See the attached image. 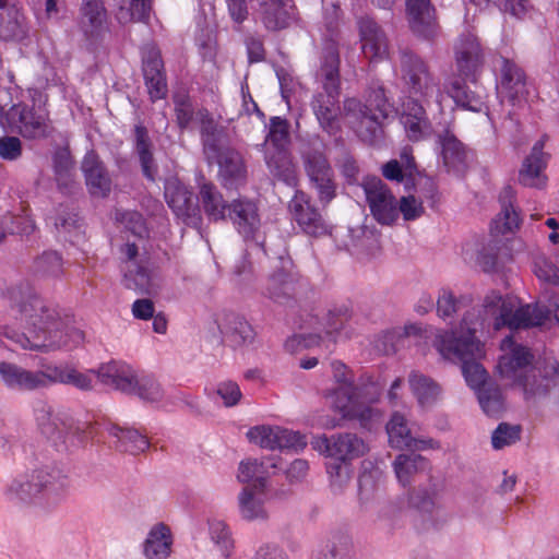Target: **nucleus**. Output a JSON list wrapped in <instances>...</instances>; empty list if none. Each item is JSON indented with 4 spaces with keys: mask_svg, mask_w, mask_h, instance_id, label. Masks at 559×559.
Returning <instances> with one entry per match:
<instances>
[{
    "mask_svg": "<svg viewBox=\"0 0 559 559\" xmlns=\"http://www.w3.org/2000/svg\"><path fill=\"white\" fill-rule=\"evenodd\" d=\"M222 336L235 347L248 346L254 342L255 332L238 313L223 312L217 317Z\"/></svg>",
    "mask_w": 559,
    "mask_h": 559,
    "instance_id": "22",
    "label": "nucleus"
},
{
    "mask_svg": "<svg viewBox=\"0 0 559 559\" xmlns=\"http://www.w3.org/2000/svg\"><path fill=\"white\" fill-rule=\"evenodd\" d=\"M135 148L140 157L143 174L150 180H154L156 167L151 152V142L145 127L138 124L134 129Z\"/></svg>",
    "mask_w": 559,
    "mask_h": 559,
    "instance_id": "42",
    "label": "nucleus"
},
{
    "mask_svg": "<svg viewBox=\"0 0 559 559\" xmlns=\"http://www.w3.org/2000/svg\"><path fill=\"white\" fill-rule=\"evenodd\" d=\"M108 432L111 437L116 438V447L120 451L139 454L150 447L146 436L140 433L138 430L111 425L108 427Z\"/></svg>",
    "mask_w": 559,
    "mask_h": 559,
    "instance_id": "38",
    "label": "nucleus"
},
{
    "mask_svg": "<svg viewBox=\"0 0 559 559\" xmlns=\"http://www.w3.org/2000/svg\"><path fill=\"white\" fill-rule=\"evenodd\" d=\"M477 399L483 412L488 416L497 417L501 415L506 408L502 392L500 388L492 382L478 390Z\"/></svg>",
    "mask_w": 559,
    "mask_h": 559,
    "instance_id": "41",
    "label": "nucleus"
},
{
    "mask_svg": "<svg viewBox=\"0 0 559 559\" xmlns=\"http://www.w3.org/2000/svg\"><path fill=\"white\" fill-rule=\"evenodd\" d=\"M262 21L267 29L277 31L289 25L294 17L292 0H258Z\"/></svg>",
    "mask_w": 559,
    "mask_h": 559,
    "instance_id": "32",
    "label": "nucleus"
},
{
    "mask_svg": "<svg viewBox=\"0 0 559 559\" xmlns=\"http://www.w3.org/2000/svg\"><path fill=\"white\" fill-rule=\"evenodd\" d=\"M323 91L317 93L311 108L322 129L334 133L338 129L340 98V55L333 41L326 43L319 71Z\"/></svg>",
    "mask_w": 559,
    "mask_h": 559,
    "instance_id": "7",
    "label": "nucleus"
},
{
    "mask_svg": "<svg viewBox=\"0 0 559 559\" xmlns=\"http://www.w3.org/2000/svg\"><path fill=\"white\" fill-rule=\"evenodd\" d=\"M228 216L246 240L258 242L261 222L255 203L249 200H235L228 205Z\"/></svg>",
    "mask_w": 559,
    "mask_h": 559,
    "instance_id": "19",
    "label": "nucleus"
},
{
    "mask_svg": "<svg viewBox=\"0 0 559 559\" xmlns=\"http://www.w3.org/2000/svg\"><path fill=\"white\" fill-rule=\"evenodd\" d=\"M500 349L502 355L497 367L501 378L522 388L526 399L544 396L548 393L552 378L558 373L557 360H547L543 371L532 367L534 356L530 348L516 343L513 336L504 337Z\"/></svg>",
    "mask_w": 559,
    "mask_h": 559,
    "instance_id": "5",
    "label": "nucleus"
},
{
    "mask_svg": "<svg viewBox=\"0 0 559 559\" xmlns=\"http://www.w3.org/2000/svg\"><path fill=\"white\" fill-rule=\"evenodd\" d=\"M305 171L322 204H329L336 195L333 169L323 152V145L313 143L302 152Z\"/></svg>",
    "mask_w": 559,
    "mask_h": 559,
    "instance_id": "10",
    "label": "nucleus"
},
{
    "mask_svg": "<svg viewBox=\"0 0 559 559\" xmlns=\"http://www.w3.org/2000/svg\"><path fill=\"white\" fill-rule=\"evenodd\" d=\"M288 207L293 219L304 233L316 237L330 233V225L311 203L310 197L305 192L296 191Z\"/></svg>",
    "mask_w": 559,
    "mask_h": 559,
    "instance_id": "14",
    "label": "nucleus"
},
{
    "mask_svg": "<svg viewBox=\"0 0 559 559\" xmlns=\"http://www.w3.org/2000/svg\"><path fill=\"white\" fill-rule=\"evenodd\" d=\"M403 80L408 86L409 97L402 105L401 123L406 136L413 142L428 139L432 126L419 100L429 104L433 100L443 110L445 96L432 81L425 62L413 53H403L401 59Z\"/></svg>",
    "mask_w": 559,
    "mask_h": 559,
    "instance_id": "3",
    "label": "nucleus"
},
{
    "mask_svg": "<svg viewBox=\"0 0 559 559\" xmlns=\"http://www.w3.org/2000/svg\"><path fill=\"white\" fill-rule=\"evenodd\" d=\"M312 448L321 454L342 462H352L369 451L362 438L353 432L323 435L313 439Z\"/></svg>",
    "mask_w": 559,
    "mask_h": 559,
    "instance_id": "11",
    "label": "nucleus"
},
{
    "mask_svg": "<svg viewBox=\"0 0 559 559\" xmlns=\"http://www.w3.org/2000/svg\"><path fill=\"white\" fill-rule=\"evenodd\" d=\"M70 477L56 465L26 469L10 478L3 487L4 498L29 507L39 499L59 501L70 489Z\"/></svg>",
    "mask_w": 559,
    "mask_h": 559,
    "instance_id": "6",
    "label": "nucleus"
},
{
    "mask_svg": "<svg viewBox=\"0 0 559 559\" xmlns=\"http://www.w3.org/2000/svg\"><path fill=\"white\" fill-rule=\"evenodd\" d=\"M174 105L177 123L180 129H188L191 127L192 122L197 121L202 129V122L198 117V114L202 110H206L205 108L194 110L190 97L183 93H176L174 95Z\"/></svg>",
    "mask_w": 559,
    "mask_h": 559,
    "instance_id": "44",
    "label": "nucleus"
},
{
    "mask_svg": "<svg viewBox=\"0 0 559 559\" xmlns=\"http://www.w3.org/2000/svg\"><path fill=\"white\" fill-rule=\"evenodd\" d=\"M199 186V198L203 207V211L207 215L211 221H219L225 219L226 210L228 206L226 205L223 195L217 190L215 185L205 180L203 176H200L198 179Z\"/></svg>",
    "mask_w": 559,
    "mask_h": 559,
    "instance_id": "36",
    "label": "nucleus"
},
{
    "mask_svg": "<svg viewBox=\"0 0 559 559\" xmlns=\"http://www.w3.org/2000/svg\"><path fill=\"white\" fill-rule=\"evenodd\" d=\"M240 512L245 520L255 521L265 520L266 513L262 504L254 499L252 490L247 487L239 495Z\"/></svg>",
    "mask_w": 559,
    "mask_h": 559,
    "instance_id": "53",
    "label": "nucleus"
},
{
    "mask_svg": "<svg viewBox=\"0 0 559 559\" xmlns=\"http://www.w3.org/2000/svg\"><path fill=\"white\" fill-rule=\"evenodd\" d=\"M53 166L60 187H68L72 182L73 162L70 152L58 150L53 155Z\"/></svg>",
    "mask_w": 559,
    "mask_h": 559,
    "instance_id": "57",
    "label": "nucleus"
},
{
    "mask_svg": "<svg viewBox=\"0 0 559 559\" xmlns=\"http://www.w3.org/2000/svg\"><path fill=\"white\" fill-rule=\"evenodd\" d=\"M545 318L546 312L536 307L519 308L513 298L490 292L480 308L464 313L456 328L437 330L432 345L443 359L462 364L466 383L477 393L489 382H486V370L478 362L485 356V350L476 333L490 326L496 331L504 326L516 330L540 323Z\"/></svg>",
    "mask_w": 559,
    "mask_h": 559,
    "instance_id": "1",
    "label": "nucleus"
},
{
    "mask_svg": "<svg viewBox=\"0 0 559 559\" xmlns=\"http://www.w3.org/2000/svg\"><path fill=\"white\" fill-rule=\"evenodd\" d=\"M216 393L227 407L238 404L242 396L239 385L231 380L218 383Z\"/></svg>",
    "mask_w": 559,
    "mask_h": 559,
    "instance_id": "64",
    "label": "nucleus"
},
{
    "mask_svg": "<svg viewBox=\"0 0 559 559\" xmlns=\"http://www.w3.org/2000/svg\"><path fill=\"white\" fill-rule=\"evenodd\" d=\"M456 68L464 78L473 76L483 62V55L477 38L468 34L455 46Z\"/></svg>",
    "mask_w": 559,
    "mask_h": 559,
    "instance_id": "28",
    "label": "nucleus"
},
{
    "mask_svg": "<svg viewBox=\"0 0 559 559\" xmlns=\"http://www.w3.org/2000/svg\"><path fill=\"white\" fill-rule=\"evenodd\" d=\"M266 467L257 459H246L239 463L237 479L243 484H252L257 491H263L266 487Z\"/></svg>",
    "mask_w": 559,
    "mask_h": 559,
    "instance_id": "40",
    "label": "nucleus"
},
{
    "mask_svg": "<svg viewBox=\"0 0 559 559\" xmlns=\"http://www.w3.org/2000/svg\"><path fill=\"white\" fill-rule=\"evenodd\" d=\"M385 429L390 445L394 449L404 450L405 445H407L406 442L412 437L406 417L399 412H394L391 415Z\"/></svg>",
    "mask_w": 559,
    "mask_h": 559,
    "instance_id": "43",
    "label": "nucleus"
},
{
    "mask_svg": "<svg viewBox=\"0 0 559 559\" xmlns=\"http://www.w3.org/2000/svg\"><path fill=\"white\" fill-rule=\"evenodd\" d=\"M28 26L24 14L15 3L0 10V38L22 40L26 37Z\"/></svg>",
    "mask_w": 559,
    "mask_h": 559,
    "instance_id": "34",
    "label": "nucleus"
},
{
    "mask_svg": "<svg viewBox=\"0 0 559 559\" xmlns=\"http://www.w3.org/2000/svg\"><path fill=\"white\" fill-rule=\"evenodd\" d=\"M174 537L169 526H152L143 542L146 559H167L171 554Z\"/></svg>",
    "mask_w": 559,
    "mask_h": 559,
    "instance_id": "35",
    "label": "nucleus"
},
{
    "mask_svg": "<svg viewBox=\"0 0 559 559\" xmlns=\"http://www.w3.org/2000/svg\"><path fill=\"white\" fill-rule=\"evenodd\" d=\"M361 187L374 219L391 225L399 217L397 201L388 186L378 177L365 178Z\"/></svg>",
    "mask_w": 559,
    "mask_h": 559,
    "instance_id": "13",
    "label": "nucleus"
},
{
    "mask_svg": "<svg viewBox=\"0 0 559 559\" xmlns=\"http://www.w3.org/2000/svg\"><path fill=\"white\" fill-rule=\"evenodd\" d=\"M389 110L390 105L382 88L373 90L366 104L357 98H347L344 102L345 117L357 135L371 144L382 136V124Z\"/></svg>",
    "mask_w": 559,
    "mask_h": 559,
    "instance_id": "9",
    "label": "nucleus"
},
{
    "mask_svg": "<svg viewBox=\"0 0 559 559\" xmlns=\"http://www.w3.org/2000/svg\"><path fill=\"white\" fill-rule=\"evenodd\" d=\"M11 321L2 329L5 338L24 350L50 353L72 349L84 341V333L69 324L40 299L27 282L10 286L3 293Z\"/></svg>",
    "mask_w": 559,
    "mask_h": 559,
    "instance_id": "2",
    "label": "nucleus"
},
{
    "mask_svg": "<svg viewBox=\"0 0 559 559\" xmlns=\"http://www.w3.org/2000/svg\"><path fill=\"white\" fill-rule=\"evenodd\" d=\"M68 364L41 362L35 370L36 389H45L53 384H63Z\"/></svg>",
    "mask_w": 559,
    "mask_h": 559,
    "instance_id": "46",
    "label": "nucleus"
},
{
    "mask_svg": "<svg viewBox=\"0 0 559 559\" xmlns=\"http://www.w3.org/2000/svg\"><path fill=\"white\" fill-rule=\"evenodd\" d=\"M288 127L287 120L281 117L271 118L269 141L282 150L289 140Z\"/></svg>",
    "mask_w": 559,
    "mask_h": 559,
    "instance_id": "61",
    "label": "nucleus"
},
{
    "mask_svg": "<svg viewBox=\"0 0 559 559\" xmlns=\"http://www.w3.org/2000/svg\"><path fill=\"white\" fill-rule=\"evenodd\" d=\"M334 386L322 390L329 407L346 420H357L362 427L378 416L373 407L379 402L382 386L377 382L355 383L354 371L341 360L331 361Z\"/></svg>",
    "mask_w": 559,
    "mask_h": 559,
    "instance_id": "4",
    "label": "nucleus"
},
{
    "mask_svg": "<svg viewBox=\"0 0 559 559\" xmlns=\"http://www.w3.org/2000/svg\"><path fill=\"white\" fill-rule=\"evenodd\" d=\"M164 197L177 218L186 225L199 224V211L192 201V192L177 177H169L165 181Z\"/></svg>",
    "mask_w": 559,
    "mask_h": 559,
    "instance_id": "16",
    "label": "nucleus"
},
{
    "mask_svg": "<svg viewBox=\"0 0 559 559\" xmlns=\"http://www.w3.org/2000/svg\"><path fill=\"white\" fill-rule=\"evenodd\" d=\"M139 373L124 361L111 360L97 369V380L115 390L131 394Z\"/></svg>",
    "mask_w": 559,
    "mask_h": 559,
    "instance_id": "20",
    "label": "nucleus"
},
{
    "mask_svg": "<svg viewBox=\"0 0 559 559\" xmlns=\"http://www.w3.org/2000/svg\"><path fill=\"white\" fill-rule=\"evenodd\" d=\"M134 386L131 394L138 395L144 402L158 403L164 397L160 384L152 376L139 374Z\"/></svg>",
    "mask_w": 559,
    "mask_h": 559,
    "instance_id": "47",
    "label": "nucleus"
},
{
    "mask_svg": "<svg viewBox=\"0 0 559 559\" xmlns=\"http://www.w3.org/2000/svg\"><path fill=\"white\" fill-rule=\"evenodd\" d=\"M117 219L121 221L127 229L141 239L148 235L145 221L139 212L128 211L117 213Z\"/></svg>",
    "mask_w": 559,
    "mask_h": 559,
    "instance_id": "60",
    "label": "nucleus"
},
{
    "mask_svg": "<svg viewBox=\"0 0 559 559\" xmlns=\"http://www.w3.org/2000/svg\"><path fill=\"white\" fill-rule=\"evenodd\" d=\"M349 462L336 461L326 466L330 484L333 490L342 491L350 479Z\"/></svg>",
    "mask_w": 559,
    "mask_h": 559,
    "instance_id": "59",
    "label": "nucleus"
},
{
    "mask_svg": "<svg viewBox=\"0 0 559 559\" xmlns=\"http://www.w3.org/2000/svg\"><path fill=\"white\" fill-rule=\"evenodd\" d=\"M10 115L24 138L37 139L49 134L50 127L46 115L22 105L12 107Z\"/></svg>",
    "mask_w": 559,
    "mask_h": 559,
    "instance_id": "27",
    "label": "nucleus"
},
{
    "mask_svg": "<svg viewBox=\"0 0 559 559\" xmlns=\"http://www.w3.org/2000/svg\"><path fill=\"white\" fill-rule=\"evenodd\" d=\"M522 429L519 425L500 423L492 431L491 445L495 450H501L518 442L521 438Z\"/></svg>",
    "mask_w": 559,
    "mask_h": 559,
    "instance_id": "52",
    "label": "nucleus"
},
{
    "mask_svg": "<svg viewBox=\"0 0 559 559\" xmlns=\"http://www.w3.org/2000/svg\"><path fill=\"white\" fill-rule=\"evenodd\" d=\"M35 419L41 432L49 438L62 432L59 418L52 415L50 407L45 403H39L35 408Z\"/></svg>",
    "mask_w": 559,
    "mask_h": 559,
    "instance_id": "56",
    "label": "nucleus"
},
{
    "mask_svg": "<svg viewBox=\"0 0 559 559\" xmlns=\"http://www.w3.org/2000/svg\"><path fill=\"white\" fill-rule=\"evenodd\" d=\"M248 440L266 450H293L299 452L307 445L306 436L280 426L258 425L247 431Z\"/></svg>",
    "mask_w": 559,
    "mask_h": 559,
    "instance_id": "12",
    "label": "nucleus"
},
{
    "mask_svg": "<svg viewBox=\"0 0 559 559\" xmlns=\"http://www.w3.org/2000/svg\"><path fill=\"white\" fill-rule=\"evenodd\" d=\"M515 202V191L504 187L499 193L500 212L492 222V228L498 234L514 233L521 225V216Z\"/></svg>",
    "mask_w": 559,
    "mask_h": 559,
    "instance_id": "31",
    "label": "nucleus"
},
{
    "mask_svg": "<svg viewBox=\"0 0 559 559\" xmlns=\"http://www.w3.org/2000/svg\"><path fill=\"white\" fill-rule=\"evenodd\" d=\"M34 272L43 277H59L63 273V261L58 252H44L34 261Z\"/></svg>",
    "mask_w": 559,
    "mask_h": 559,
    "instance_id": "48",
    "label": "nucleus"
},
{
    "mask_svg": "<svg viewBox=\"0 0 559 559\" xmlns=\"http://www.w3.org/2000/svg\"><path fill=\"white\" fill-rule=\"evenodd\" d=\"M81 168L90 193L98 198L107 197L111 189V180L98 155L93 151L87 152Z\"/></svg>",
    "mask_w": 559,
    "mask_h": 559,
    "instance_id": "26",
    "label": "nucleus"
},
{
    "mask_svg": "<svg viewBox=\"0 0 559 559\" xmlns=\"http://www.w3.org/2000/svg\"><path fill=\"white\" fill-rule=\"evenodd\" d=\"M359 35L364 56L370 61H380L388 55V41L380 26L370 17L359 20Z\"/></svg>",
    "mask_w": 559,
    "mask_h": 559,
    "instance_id": "24",
    "label": "nucleus"
},
{
    "mask_svg": "<svg viewBox=\"0 0 559 559\" xmlns=\"http://www.w3.org/2000/svg\"><path fill=\"white\" fill-rule=\"evenodd\" d=\"M406 12L414 33L425 38L436 35L438 24L430 0H406Z\"/></svg>",
    "mask_w": 559,
    "mask_h": 559,
    "instance_id": "25",
    "label": "nucleus"
},
{
    "mask_svg": "<svg viewBox=\"0 0 559 559\" xmlns=\"http://www.w3.org/2000/svg\"><path fill=\"white\" fill-rule=\"evenodd\" d=\"M95 379H97V369L80 371L68 364L63 384L73 385L81 391H90L94 388Z\"/></svg>",
    "mask_w": 559,
    "mask_h": 559,
    "instance_id": "54",
    "label": "nucleus"
},
{
    "mask_svg": "<svg viewBox=\"0 0 559 559\" xmlns=\"http://www.w3.org/2000/svg\"><path fill=\"white\" fill-rule=\"evenodd\" d=\"M472 299L468 296L456 298L451 290L442 289L437 300L438 314L443 320L449 319L463 307L469 305Z\"/></svg>",
    "mask_w": 559,
    "mask_h": 559,
    "instance_id": "50",
    "label": "nucleus"
},
{
    "mask_svg": "<svg viewBox=\"0 0 559 559\" xmlns=\"http://www.w3.org/2000/svg\"><path fill=\"white\" fill-rule=\"evenodd\" d=\"M0 382L7 389L17 392L36 391L35 370L9 361H0Z\"/></svg>",
    "mask_w": 559,
    "mask_h": 559,
    "instance_id": "33",
    "label": "nucleus"
},
{
    "mask_svg": "<svg viewBox=\"0 0 559 559\" xmlns=\"http://www.w3.org/2000/svg\"><path fill=\"white\" fill-rule=\"evenodd\" d=\"M397 210L399 214L401 213L405 221H415L425 212L423 202L414 195L401 198L400 202H397Z\"/></svg>",
    "mask_w": 559,
    "mask_h": 559,
    "instance_id": "63",
    "label": "nucleus"
},
{
    "mask_svg": "<svg viewBox=\"0 0 559 559\" xmlns=\"http://www.w3.org/2000/svg\"><path fill=\"white\" fill-rule=\"evenodd\" d=\"M81 26L85 35H97L105 26L107 14L100 0H84Z\"/></svg>",
    "mask_w": 559,
    "mask_h": 559,
    "instance_id": "39",
    "label": "nucleus"
},
{
    "mask_svg": "<svg viewBox=\"0 0 559 559\" xmlns=\"http://www.w3.org/2000/svg\"><path fill=\"white\" fill-rule=\"evenodd\" d=\"M202 122V142L206 158L215 160L219 167V176L226 187H236L246 179V167L241 155L229 147L222 146L223 132L214 122L209 110L198 114Z\"/></svg>",
    "mask_w": 559,
    "mask_h": 559,
    "instance_id": "8",
    "label": "nucleus"
},
{
    "mask_svg": "<svg viewBox=\"0 0 559 559\" xmlns=\"http://www.w3.org/2000/svg\"><path fill=\"white\" fill-rule=\"evenodd\" d=\"M440 156L448 173L462 176L467 169L468 152L465 145L449 130L438 135Z\"/></svg>",
    "mask_w": 559,
    "mask_h": 559,
    "instance_id": "21",
    "label": "nucleus"
},
{
    "mask_svg": "<svg viewBox=\"0 0 559 559\" xmlns=\"http://www.w3.org/2000/svg\"><path fill=\"white\" fill-rule=\"evenodd\" d=\"M299 282L298 273L293 269L289 259L281 260V267L266 280L264 294L275 302L282 304L296 293Z\"/></svg>",
    "mask_w": 559,
    "mask_h": 559,
    "instance_id": "17",
    "label": "nucleus"
},
{
    "mask_svg": "<svg viewBox=\"0 0 559 559\" xmlns=\"http://www.w3.org/2000/svg\"><path fill=\"white\" fill-rule=\"evenodd\" d=\"M447 95L453 99V102L464 109L471 111H480L483 109V100L479 95L475 92H471L467 87L459 81L452 82L447 87Z\"/></svg>",
    "mask_w": 559,
    "mask_h": 559,
    "instance_id": "45",
    "label": "nucleus"
},
{
    "mask_svg": "<svg viewBox=\"0 0 559 559\" xmlns=\"http://www.w3.org/2000/svg\"><path fill=\"white\" fill-rule=\"evenodd\" d=\"M152 0H130L129 8H120L117 19L120 23L144 22L150 19Z\"/></svg>",
    "mask_w": 559,
    "mask_h": 559,
    "instance_id": "49",
    "label": "nucleus"
},
{
    "mask_svg": "<svg viewBox=\"0 0 559 559\" xmlns=\"http://www.w3.org/2000/svg\"><path fill=\"white\" fill-rule=\"evenodd\" d=\"M500 82L498 92L502 99L515 104L526 95V76L523 70L512 60L500 57Z\"/></svg>",
    "mask_w": 559,
    "mask_h": 559,
    "instance_id": "18",
    "label": "nucleus"
},
{
    "mask_svg": "<svg viewBox=\"0 0 559 559\" xmlns=\"http://www.w3.org/2000/svg\"><path fill=\"white\" fill-rule=\"evenodd\" d=\"M164 64L159 50L150 47L143 56V74L152 102L162 99L167 94V84L164 75Z\"/></svg>",
    "mask_w": 559,
    "mask_h": 559,
    "instance_id": "23",
    "label": "nucleus"
},
{
    "mask_svg": "<svg viewBox=\"0 0 559 559\" xmlns=\"http://www.w3.org/2000/svg\"><path fill=\"white\" fill-rule=\"evenodd\" d=\"M393 469L399 483L406 487L409 486L413 481L414 476L425 471L429 462L426 457L416 454H399L393 461Z\"/></svg>",
    "mask_w": 559,
    "mask_h": 559,
    "instance_id": "37",
    "label": "nucleus"
},
{
    "mask_svg": "<svg viewBox=\"0 0 559 559\" xmlns=\"http://www.w3.org/2000/svg\"><path fill=\"white\" fill-rule=\"evenodd\" d=\"M409 389L416 399L418 406L423 409H430L442 399V388L432 378L419 372L412 371L408 376Z\"/></svg>",
    "mask_w": 559,
    "mask_h": 559,
    "instance_id": "29",
    "label": "nucleus"
},
{
    "mask_svg": "<svg viewBox=\"0 0 559 559\" xmlns=\"http://www.w3.org/2000/svg\"><path fill=\"white\" fill-rule=\"evenodd\" d=\"M546 165L547 158L543 152V143L537 142L533 146L531 154L523 162L519 174L520 182L525 187L544 188L547 181V177L544 174Z\"/></svg>",
    "mask_w": 559,
    "mask_h": 559,
    "instance_id": "30",
    "label": "nucleus"
},
{
    "mask_svg": "<svg viewBox=\"0 0 559 559\" xmlns=\"http://www.w3.org/2000/svg\"><path fill=\"white\" fill-rule=\"evenodd\" d=\"M121 252L124 257V285L141 294H152L156 286L153 281L152 272L148 270L143 259H140L138 245L127 242L122 247Z\"/></svg>",
    "mask_w": 559,
    "mask_h": 559,
    "instance_id": "15",
    "label": "nucleus"
},
{
    "mask_svg": "<svg viewBox=\"0 0 559 559\" xmlns=\"http://www.w3.org/2000/svg\"><path fill=\"white\" fill-rule=\"evenodd\" d=\"M380 473L378 471L361 473L358 480V497L361 504H367L377 497Z\"/></svg>",
    "mask_w": 559,
    "mask_h": 559,
    "instance_id": "58",
    "label": "nucleus"
},
{
    "mask_svg": "<svg viewBox=\"0 0 559 559\" xmlns=\"http://www.w3.org/2000/svg\"><path fill=\"white\" fill-rule=\"evenodd\" d=\"M310 559H355L353 552L345 546L329 543L312 552Z\"/></svg>",
    "mask_w": 559,
    "mask_h": 559,
    "instance_id": "62",
    "label": "nucleus"
},
{
    "mask_svg": "<svg viewBox=\"0 0 559 559\" xmlns=\"http://www.w3.org/2000/svg\"><path fill=\"white\" fill-rule=\"evenodd\" d=\"M533 272L539 281L548 284H559V265L557 266L549 257L538 252L533 257Z\"/></svg>",
    "mask_w": 559,
    "mask_h": 559,
    "instance_id": "51",
    "label": "nucleus"
},
{
    "mask_svg": "<svg viewBox=\"0 0 559 559\" xmlns=\"http://www.w3.org/2000/svg\"><path fill=\"white\" fill-rule=\"evenodd\" d=\"M210 538L215 549L225 558H229L235 548V539L229 526H211Z\"/></svg>",
    "mask_w": 559,
    "mask_h": 559,
    "instance_id": "55",
    "label": "nucleus"
}]
</instances>
